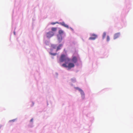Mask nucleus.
I'll list each match as a JSON object with an SVG mask.
<instances>
[{
    "mask_svg": "<svg viewBox=\"0 0 133 133\" xmlns=\"http://www.w3.org/2000/svg\"><path fill=\"white\" fill-rule=\"evenodd\" d=\"M56 23L53 22L51 23V24L52 25H54Z\"/></svg>",
    "mask_w": 133,
    "mask_h": 133,
    "instance_id": "nucleus-17",
    "label": "nucleus"
},
{
    "mask_svg": "<svg viewBox=\"0 0 133 133\" xmlns=\"http://www.w3.org/2000/svg\"><path fill=\"white\" fill-rule=\"evenodd\" d=\"M120 35V33H117L114 34V39L119 37Z\"/></svg>",
    "mask_w": 133,
    "mask_h": 133,
    "instance_id": "nucleus-6",
    "label": "nucleus"
},
{
    "mask_svg": "<svg viewBox=\"0 0 133 133\" xmlns=\"http://www.w3.org/2000/svg\"><path fill=\"white\" fill-rule=\"evenodd\" d=\"M14 34L15 35V33L14 32Z\"/></svg>",
    "mask_w": 133,
    "mask_h": 133,
    "instance_id": "nucleus-19",
    "label": "nucleus"
},
{
    "mask_svg": "<svg viewBox=\"0 0 133 133\" xmlns=\"http://www.w3.org/2000/svg\"><path fill=\"white\" fill-rule=\"evenodd\" d=\"M57 29L56 28L52 27L51 28V30L52 31H55Z\"/></svg>",
    "mask_w": 133,
    "mask_h": 133,
    "instance_id": "nucleus-11",
    "label": "nucleus"
},
{
    "mask_svg": "<svg viewBox=\"0 0 133 133\" xmlns=\"http://www.w3.org/2000/svg\"><path fill=\"white\" fill-rule=\"evenodd\" d=\"M76 89L80 91L81 94L82 95V97L83 98H84V94L83 90L78 87H76Z\"/></svg>",
    "mask_w": 133,
    "mask_h": 133,
    "instance_id": "nucleus-4",
    "label": "nucleus"
},
{
    "mask_svg": "<svg viewBox=\"0 0 133 133\" xmlns=\"http://www.w3.org/2000/svg\"><path fill=\"white\" fill-rule=\"evenodd\" d=\"M33 119H32H32H31L30 120V121H31V122H32V121H33Z\"/></svg>",
    "mask_w": 133,
    "mask_h": 133,
    "instance_id": "nucleus-18",
    "label": "nucleus"
},
{
    "mask_svg": "<svg viewBox=\"0 0 133 133\" xmlns=\"http://www.w3.org/2000/svg\"><path fill=\"white\" fill-rule=\"evenodd\" d=\"M66 60L69 61L70 59L66 57L64 55H62L60 58L59 61L61 62H62Z\"/></svg>",
    "mask_w": 133,
    "mask_h": 133,
    "instance_id": "nucleus-1",
    "label": "nucleus"
},
{
    "mask_svg": "<svg viewBox=\"0 0 133 133\" xmlns=\"http://www.w3.org/2000/svg\"><path fill=\"white\" fill-rule=\"evenodd\" d=\"M58 32L60 34H63V31L61 30H59Z\"/></svg>",
    "mask_w": 133,
    "mask_h": 133,
    "instance_id": "nucleus-13",
    "label": "nucleus"
},
{
    "mask_svg": "<svg viewBox=\"0 0 133 133\" xmlns=\"http://www.w3.org/2000/svg\"><path fill=\"white\" fill-rule=\"evenodd\" d=\"M91 36L93 37H90L89 38V40H94L97 38V35L94 34H92L91 35Z\"/></svg>",
    "mask_w": 133,
    "mask_h": 133,
    "instance_id": "nucleus-3",
    "label": "nucleus"
},
{
    "mask_svg": "<svg viewBox=\"0 0 133 133\" xmlns=\"http://www.w3.org/2000/svg\"><path fill=\"white\" fill-rule=\"evenodd\" d=\"M77 59L76 57H73L71 61L74 63H75L77 62Z\"/></svg>",
    "mask_w": 133,
    "mask_h": 133,
    "instance_id": "nucleus-7",
    "label": "nucleus"
},
{
    "mask_svg": "<svg viewBox=\"0 0 133 133\" xmlns=\"http://www.w3.org/2000/svg\"><path fill=\"white\" fill-rule=\"evenodd\" d=\"M15 121V119H13V120H10L9 121V122H11L12 121H13V122H14Z\"/></svg>",
    "mask_w": 133,
    "mask_h": 133,
    "instance_id": "nucleus-16",
    "label": "nucleus"
},
{
    "mask_svg": "<svg viewBox=\"0 0 133 133\" xmlns=\"http://www.w3.org/2000/svg\"><path fill=\"white\" fill-rule=\"evenodd\" d=\"M62 45L61 44H60L57 47V50H58L60 49V47L62 46Z\"/></svg>",
    "mask_w": 133,
    "mask_h": 133,
    "instance_id": "nucleus-9",
    "label": "nucleus"
},
{
    "mask_svg": "<svg viewBox=\"0 0 133 133\" xmlns=\"http://www.w3.org/2000/svg\"><path fill=\"white\" fill-rule=\"evenodd\" d=\"M106 33L105 32H104L103 33V39H104V38L106 36Z\"/></svg>",
    "mask_w": 133,
    "mask_h": 133,
    "instance_id": "nucleus-10",
    "label": "nucleus"
},
{
    "mask_svg": "<svg viewBox=\"0 0 133 133\" xmlns=\"http://www.w3.org/2000/svg\"><path fill=\"white\" fill-rule=\"evenodd\" d=\"M62 66L66 68H68V66L65 63H64L62 64Z\"/></svg>",
    "mask_w": 133,
    "mask_h": 133,
    "instance_id": "nucleus-12",
    "label": "nucleus"
},
{
    "mask_svg": "<svg viewBox=\"0 0 133 133\" xmlns=\"http://www.w3.org/2000/svg\"><path fill=\"white\" fill-rule=\"evenodd\" d=\"M61 24L65 27L68 28H69V26L68 25L66 24H65V23L64 22H63L61 23Z\"/></svg>",
    "mask_w": 133,
    "mask_h": 133,
    "instance_id": "nucleus-8",
    "label": "nucleus"
},
{
    "mask_svg": "<svg viewBox=\"0 0 133 133\" xmlns=\"http://www.w3.org/2000/svg\"><path fill=\"white\" fill-rule=\"evenodd\" d=\"M75 65L74 63H69L68 65V68L69 69H70L74 67Z\"/></svg>",
    "mask_w": 133,
    "mask_h": 133,
    "instance_id": "nucleus-5",
    "label": "nucleus"
},
{
    "mask_svg": "<svg viewBox=\"0 0 133 133\" xmlns=\"http://www.w3.org/2000/svg\"><path fill=\"white\" fill-rule=\"evenodd\" d=\"M50 54L51 55H56V53H54V54H52V53H50Z\"/></svg>",
    "mask_w": 133,
    "mask_h": 133,
    "instance_id": "nucleus-15",
    "label": "nucleus"
},
{
    "mask_svg": "<svg viewBox=\"0 0 133 133\" xmlns=\"http://www.w3.org/2000/svg\"><path fill=\"white\" fill-rule=\"evenodd\" d=\"M107 41H109L110 40V37L108 36L107 37Z\"/></svg>",
    "mask_w": 133,
    "mask_h": 133,
    "instance_id": "nucleus-14",
    "label": "nucleus"
},
{
    "mask_svg": "<svg viewBox=\"0 0 133 133\" xmlns=\"http://www.w3.org/2000/svg\"><path fill=\"white\" fill-rule=\"evenodd\" d=\"M54 34V32L52 31H49L47 32L46 34L47 37L48 38H50L53 36Z\"/></svg>",
    "mask_w": 133,
    "mask_h": 133,
    "instance_id": "nucleus-2",
    "label": "nucleus"
}]
</instances>
